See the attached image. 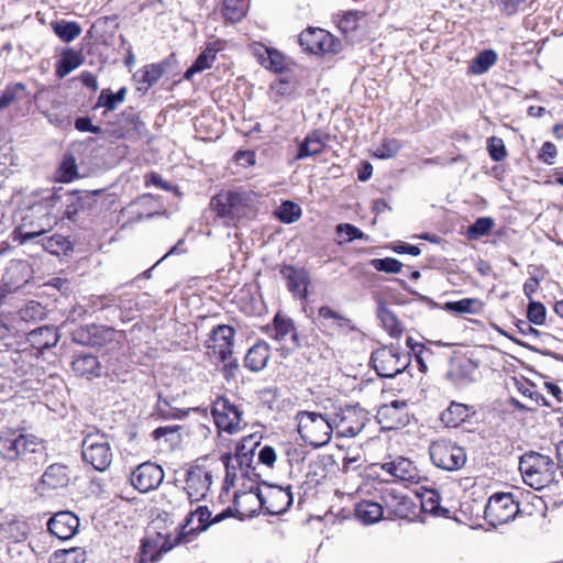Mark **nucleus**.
I'll return each mask as SVG.
<instances>
[{"mask_svg": "<svg viewBox=\"0 0 563 563\" xmlns=\"http://www.w3.org/2000/svg\"><path fill=\"white\" fill-rule=\"evenodd\" d=\"M547 310L541 302L530 301L527 309L528 320L537 325H541L545 322Z\"/></svg>", "mask_w": 563, "mask_h": 563, "instance_id": "nucleus-55", "label": "nucleus"}, {"mask_svg": "<svg viewBox=\"0 0 563 563\" xmlns=\"http://www.w3.org/2000/svg\"><path fill=\"white\" fill-rule=\"evenodd\" d=\"M368 421L367 411L358 405L341 408L332 417L333 432L338 437L354 438L366 426Z\"/></svg>", "mask_w": 563, "mask_h": 563, "instance_id": "nucleus-8", "label": "nucleus"}, {"mask_svg": "<svg viewBox=\"0 0 563 563\" xmlns=\"http://www.w3.org/2000/svg\"><path fill=\"white\" fill-rule=\"evenodd\" d=\"M67 468L60 464H53L42 475V484L48 489H56L68 484Z\"/></svg>", "mask_w": 563, "mask_h": 563, "instance_id": "nucleus-29", "label": "nucleus"}, {"mask_svg": "<svg viewBox=\"0 0 563 563\" xmlns=\"http://www.w3.org/2000/svg\"><path fill=\"white\" fill-rule=\"evenodd\" d=\"M376 419L382 429L385 430H397L406 427L410 420L407 401L393 400L379 406Z\"/></svg>", "mask_w": 563, "mask_h": 563, "instance_id": "nucleus-13", "label": "nucleus"}, {"mask_svg": "<svg viewBox=\"0 0 563 563\" xmlns=\"http://www.w3.org/2000/svg\"><path fill=\"white\" fill-rule=\"evenodd\" d=\"M529 0H498L499 11L506 16H512L525 10Z\"/></svg>", "mask_w": 563, "mask_h": 563, "instance_id": "nucleus-56", "label": "nucleus"}, {"mask_svg": "<svg viewBox=\"0 0 563 563\" xmlns=\"http://www.w3.org/2000/svg\"><path fill=\"white\" fill-rule=\"evenodd\" d=\"M163 468L152 462L140 464L131 475V484L141 493L156 489L164 479Z\"/></svg>", "mask_w": 563, "mask_h": 563, "instance_id": "nucleus-14", "label": "nucleus"}, {"mask_svg": "<svg viewBox=\"0 0 563 563\" xmlns=\"http://www.w3.org/2000/svg\"><path fill=\"white\" fill-rule=\"evenodd\" d=\"M20 317L26 322L41 320L45 317V308L40 302L30 301L24 308L20 310Z\"/></svg>", "mask_w": 563, "mask_h": 563, "instance_id": "nucleus-51", "label": "nucleus"}, {"mask_svg": "<svg viewBox=\"0 0 563 563\" xmlns=\"http://www.w3.org/2000/svg\"><path fill=\"white\" fill-rule=\"evenodd\" d=\"M41 243L44 250L52 254H59L60 252L65 251L69 245L67 239L59 234L44 238L41 240Z\"/></svg>", "mask_w": 563, "mask_h": 563, "instance_id": "nucleus-48", "label": "nucleus"}, {"mask_svg": "<svg viewBox=\"0 0 563 563\" xmlns=\"http://www.w3.org/2000/svg\"><path fill=\"white\" fill-rule=\"evenodd\" d=\"M145 186H155L166 191H170L173 189V185L165 181L159 174L150 173L145 176Z\"/></svg>", "mask_w": 563, "mask_h": 563, "instance_id": "nucleus-63", "label": "nucleus"}, {"mask_svg": "<svg viewBox=\"0 0 563 563\" xmlns=\"http://www.w3.org/2000/svg\"><path fill=\"white\" fill-rule=\"evenodd\" d=\"M377 302V317L382 322L383 328L394 338L401 335L404 328L396 314L386 306L383 299L378 298Z\"/></svg>", "mask_w": 563, "mask_h": 563, "instance_id": "nucleus-26", "label": "nucleus"}, {"mask_svg": "<svg viewBox=\"0 0 563 563\" xmlns=\"http://www.w3.org/2000/svg\"><path fill=\"white\" fill-rule=\"evenodd\" d=\"M235 329L228 324L214 327L205 343L208 354H217L220 362L225 363L232 356Z\"/></svg>", "mask_w": 563, "mask_h": 563, "instance_id": "nucleus-12", "label": "nucleus"}, {"mask_svg": "<svg viewBox=\"0 0 563 563\" xmlns=\"http://www.w3.org/2000/svg\"><path fill=\"white\" fill-rule=\"evenodd\" d=\"M183 534L172 539L169 534H163L157 532L155 536H151L147 531L146 537L142 540V552L144 555H148L151 561H157L163 554L169 552L176 544L181 540Z\"/></svg>", "mask_w": 563, "mask_h": 563, "instance_id": "nucleus-18", "label": "nucleus"}, {"mask_svg": "<svg viewBox=\"0 0 563 563\" xmlns=\"http://www.w3.org/2000/svg\"><path fill=\"white\" fill-rule=\"evenodd\" d=\"M55 34L64 42H71L81 33V27L76 22L58 21L53 23Z\"/></svg>", "mask_w": 563, "mask_h": 563, "instance_id": "nucleus-39", "label": "nucleus"}, {"mask_svg": "<svg viewBox=\"0 0 563 563\" xmlns=\"http://www.w3.org/2000/svg\"><path fill=\"white\" fill-rule=\"evenodd\" d=\"M497 62V53L493 49L481 52L470 65V71L476 75L485 74Z\"/></svg>", "mask_w": 563, "mask_h": 563, "instance_id": "nucleus-34", "label": "nucleus"}, {"mask_svg": "<svg viewBox=\"0 0 563 563\" xmlns=\"http://www.w3.org/2000/svg\"><path fill=\"white\" fill-rule=\"evenodd\" d=\"M258 461L262 464L272 467L276 461L275 450L269 445H265L264 448L261 449L258 453Z\"/></svg>", "mask_w": 563, "mask_h": 563, "instance_id": "nucleus-64", "label": "nucleus"}, {"mask_svg": "<svg viewBox=\"0 0 563 563\" xmlns=\"http://www.w3.org/2000/svg\"><path fill=\"white\" fill-rule=\"evenodd\" d=\"M210 208L230 225L254 214L253 195L247 191H221L211 198Z\"/></svg>", "mask_w": 563, "mask_h": 563, "instance_id": "nucleus-2", "label": "nucleus"}, {"mask_svg": "<svg viewBox=\"0 0 563 563\" xmlns=\"http://www.w3.org/2000/svg\"><path fill=\"white\" fill-rule=\"evenodd\" d=\"M247 8V0H223L221 12L227 21L238 22L246 14Z\"/></svg>", "mask_w": 563, "mask_h": 563, "instance_id": "nucleus-33", "label": "nucleus"}, {"mask_svg": "<svg viewBox=\"0 0 563 563\" xmlns=\"http://www.w3.org/2000/svg\"><path fill=\"white\" fill-rule=\"evenodd\" d=\"M271 357V347L264 342H257L246 353L244 357V365L252 372H260L266 365Z\"/></svg>", "mask_w": 563, "mask_h": 563, "instance_id": "nucleus-24", "label": "nucleus"}, {"mask_svg": "<svg viewBox=\"0 0 563 563\" xmlns=\"http://www.w3.org/2000/svg\"><path fill=\"white\" fill-rule=\"evenodd\" d=\"M86 552L81 548L57 550L49 556V563H84Z\"/></svg>", "mask_w": 563, "mask_h": 563, "instance_id": "nucleus-35", "label": "nucleus"}, {"mask_svg": "<svg viewBox=\"0 0 563 563\" xmlns=\"http://www.w3.org/2000/svg\"><path fill=\"white\" fill-rule=\"evenodd\" d=\"M77 177L76 159L71 154L64 155L58 169V180L69 183Z\"/></svg>", "mask_w": 563, "mask_h": 563, "instance_id": "nucleus-43", "label": "nucleus"}, {"mask_svg": "<svg viewBox=\"0 0 563 563\" xmlns=\"http://www.w3.org/2000/svg\"><path fill=\"white\" fill-rule=\"evenodd\" d=\"M73 369L77 375L91 379L92 377L100 376L101 364L95 355L82 354L73 361Z\"/></svg>", "mask_w": 563, "mask_h": 563, "instance_id": "nucleus-28", "label": "nucleus"}, {"mask_svg": "<svg viewBox=\"0 0 563 563\" xmlns=\"http://www.w3.org/2000/svg\"><path fill=\"white\" fill-rule=\"evenodd\" d=\"M274 334L272 336L278 342H283L287 335H290L295 330L294 321L280 313L275 314L273 319Z\"/></svg>", "mask_w": 563, "mask_h": 563, "instance_id": "nucleus-38", "label": "nucleus"}, {"mask_svg": "<svg viewBox=\"0 0 563 563\" xmlns=\"http://www.w3.org/2000/svg\"><path fill=\"white\" fill-rule=\"evenodd\" d=\"M44 233H45L44 229L38 230V231H27V230H25L24 225H20L13 231V240L18 241L20 244H25L26 242H29L35 238H38V236L43 235Z\"/></svg>", "mask_w": 563, "mask_h": 563, "instance_id": "nucleus-60", "label": "nucleus"}, {"mask_svg": "<svg viewBox=\"0 0 563 563\" xmlns=\"http://www.w3.org/2000/svg\"><path fill=\"white\" fill-rule=\"evenodd\" d=\"M82 459L96 471H106V435L89 433L82 441Z\"/></svg>", "mask_w": 563, "mask_h": 563, "instance_id": "nucleus-16", "label": "nucleus"}, {"mask_svg": "<svg viewBox=\"0 0 563 563\" xmlns=\"http://www.w3.org/2000/svg\"><path fill=\"white\" fill-rule=\"evenodd\" d=\"M369 362L377 375L393 378L410 365L411 355L398 345H384L372 353Z\"/></svg>", "mask_w": 563, "mask_h": 563, "instance_id": "nucleus-5", "label": "nucleus"}, {"mask_svg": "<svg viewBox=\"0 0 563 563\" xmlns=\"http://www.w3.org/2000/svg\"><path fill=\"white\" fill-rule=\"evenodd\" d=\"M401 144L396 139L385 140L375 151L374 155L378 158L387 159L397 155Z\"/></svg>", "mask_w": 563, "mask_h": 563, "instance_id": "nucleus-49", "label": "nucleus"}, {"mask_svg": "<svg viewBox=\"0 0 563 563\" xmlns=\"http://www.w3.org/2000/svg\"><path fill=\"white\" fill-rule=\"evenodd\" d=\"M279 273L287 283V289L301 300L308 297V287L310 285L309 273L302 267L292 265H283Z\"/></svg>", "mask_w": 563, "mask_h": 563, "instance_id": "nucleus-17", "label": "nucleus"}, {"mask_svg": "<svg viewBox=\"0 0 563 563\" xmlns=\"http://www.w3.org/2000/svg\"><path fill=\"white\" fill-rule=\"evenodd\" d=\"M519 470L523 482L540 490L552 482L555 464L548 455L530 452L520 457Z\"/></svg>", "mask_w": 563, "mask_h": 563, "instance_id": "nucleus-4", "label": "nucleus"}, {"mask_svg": "<svg viewBox=\"0 0 563 563\" xmlns=\"http://www.w3.org/2000/svg\"><path fill=\"white\" fill-rule=\"evenodd\" d=\"M300 46L311 54L338 53L341 43L328 31L320 27H309L299 35Z\"/></svg>", "mask_w": 563, "mask_h": 563, "instance_id": "nucleus-9", "label": "nucleus"}, {"mask_svg": "<svg viewBox=\"0 0 563 563\" xmlns=\"http://www.w3.org/2000/svg\"><path fill=\"white\" fill-rule=\"evenodd\" d=\"M295 420L300 438L313 448L328 444L333 434L332 417L320 412L301 410L298 411Z\"/></svg>", "mask_w": 563, "mask_h": 563, "instance_id": "nucleus-3", "label": "nucleus"}, {"mask_svg": "<svg viewBox=\"0 0 563 563\" xmlns=\"http://www.w3.org/2000/svg\"><path fill=\"white\" fill-rule=\"evenodd\" d=\"M144 129L143 122L134 112L123 113L115 123H108V135L117 139H134Z\"/></svg>", "mask_w": 563, "mask_h": 563, "instance_id": "nucleus-21", "label": "nucleus"}, {"mask_svg": "<svg viewBox=\"0 0 563 563\" xmlns=\"http://www.w3.org/2000/svg\"><path fill=\"white\" fill-rule=\"evenodd\" d=\"M57 328L53 325H43L27 333V342L33 349L43 351L55 346L59 341Z\"/></svg>", "mask_w": 563, "mask_h": 563, "instance_id": "nucleus-23", "label": "nucleus"}, {"mask_svg": "<svg viewBox=\"0 0 563 563\" xmlns=\"http://www.w3.org/2000/svg\"><path fill=\"white\" fill-rule=\"evenodd\" d=\"M211 413L220 431L233 434L241 430L243 412L238 406L231 404L228 398H217L213 402Z\"/></svg>", "mask_w": 563, "mask_h": 563, "instance_id": "nucleus-11", "label": "nucleus"}, {"mask_svg": "<svg viewBox=\"0 0 563 563\" xmlns=\"http://www.w3.org/2000/svg\"><path fill=\"white\" fill-rule=\"evenodd\" d=\"M24 89L25 86L21 82L8 86L0 96V110L9 108L15 100L20 98L19 93Z\"/></svg>", "mask_w": 563, "mask_h": 563, "instance_id": "nucleus-52", "label": "nucleus"}, {"mask_svg": "<svg viewBox=\"0 0 563 563\" xmlns=\"http://www.w3.org/2000/svg\"><path fill=\"white\" fill-rule=\"evenodd\" d=\"M164 74V67L161 64H150L142 70V82H145L147 87L156 84Z\"/></svg>", "mask_w": 563, "mask_h": 563, "instance_id": "nucleus-54", "label": "nucleus"}, {"mask_svg": "<svg viewBox=\"0 0 563 563\" xmlns=\"http://www.w3.org/2000/svg\"><path fill=\"white\" fill-rule=\"evenodd\" d=\"M421 508L424 512H429L434 516L446 517L450 512L440 505V494L435 490H428L421 496Z\"/></svg>", "mask_w": 563, "mask_h": 563, "instance_id": "nucleus-37", "label": "nucleus"}, {"mask_svg": "<svg viewBox=\"0 0 563 563\" xmlns=\"http://www.w3.org/2000/svg\"><path fill=\"white\" fill-rule=\"evenodd\" d=\"M556 154V146L552 142H544L539 153V159L548 165H552Z\"/></svg>", "mask_w": 563, "mask_h": 563, "instance_id": "nucleus-62", "label": "nucleus"}, {"mask_svg": "<svg viewBox=\"0 0 563 563\" xmlns=\"http://www.w3.org/2000/svg\"><path fill=\"white\" fill-rule=\"evenodd\" d=\"M277 218L284 223H292L301 217V208L292 201H284L278 210Z\"/></svg>", "mask_w": 563, "mask_h": 563, "instance_id": "nucleus-42", "label": "nucleus"}, {"mask_svg": "<svg viewBox=\"0 0 563 563\" xmlns=\"http://www.w3.org/2000/svg\"><path fill=\"white\" fill-rule=\"evenodd\" d=\"M44 441L21 428H5L0 431V455L8 461L25 460L29 456L43 459Z\"/></svg>", "mask_w": 563, "mask_h": 563, "instance_id": "nucleus-1", "label": "nucleus"}, {"mask_svg": "<svg viewBox=\"0 0 563 563\" xmlns=\"http://www.w3.org/2000/svg\"><path fill=\"white\" fill-rule=\"evenodd\" d=\"M339 234H345L346 241L361 240L365 238V234L355 225L350 223H341L336 227Z\"/></svg>", "mask_w": 563, "mask_h": 563, "instance_id": "nucleus-61", "label": "nucleus"}, {"mask_svg": "<svg viewBox=\"0 0 563 563\" xmlns=\"http://www.w3.org/2000/svg\"><path fill=\"white\" fill-rule=\"evenodd\" d=\"M443 309L449 312L463 313H479L483 309V302L477 298H463L457 301H448L444 303Z\"/></svg>", "mask_w": 563, "mask_h": 563, "instance_id": "nucleus-32", "label": "nucleus"}, {"mask_svg": "<svg viewBox=\"0 0 563 563\" xmlns=\"http://www.w3.org/2000/svg\"><path fill=\"white\" fill-rule=\"evenodd\" d=\"M363 16L357 11L345 12L338 22L339 30L347 37L358 27V21Z\"/></svg>", "mask_w": 563, "mask_h": 563, "instance_id": "nucleus-44", "label": "nucleus"}, {"mask_svg": "<svg viewBox=\"0 0 563 563\" xmlns=\"http://www.w3.org/2000/svg\"><path fill=\"white\" fill-rule=\"evenodd\" d=\"M210 517L211 512L208 507L199 506L195 511L189 514L184 529L190 526L194 520L197 519L198 525L196 527H191L188 532L205 531L210 526Z\"/></svg>", "mask_w": 563, "mask_h": 563, "instance_id": "nucleus-40", "label": "nucleus"}, {"mask_svg": "<svg viewBox=\"0 0 563 563\" xmlns=\"http://www.w3.org/2000/svg\"><path fill=\"white\" fill-rule=\"evenodd\" d=\"M519 512V504L510 493H497L489 497L485 511V520L493 527H498L514 520Z\"/></svg>", "mask_w": 563, "mask_h": 563, "instance_id": "nucleus-7", "label": "nucleus"}, {"mask_svg": "<svg viewBox=\"0 0 563 563\" xmlns=\"http://www.w3.org/2000/svg\"><path fill=\"white\" fill-rule=\"evenodd\" d=\"M495 222L490 217L478 218L473 224L467 228V236L471 240H476L487 235L493 229Z\"/></svg>", "mask_w": 563, "mask_h": 563, "instance_id": "nucleus-41", "label": "nucleus"}, {"mask_svg": "<svg viewBox=\"0 0 563 563\" xmlns=\"http://www.w3.org/2000/svg\"><path fill=\"white\" fill-rule=\"evenodd\" d=\"M487 150L490 158L495 162H500L507 156L504 141L500 137L490 136L487 140Z\"/></svg>", "mask_w": 563, "mask_h": 563, "instance_id": "nucleus-53", "label": "nucleus"}, {"mask_svg": "<svg viewBox=\"0 0 563 563\" xmlns=\"http://www.w3.org/2000/svg\"><path fill=\"white\" fill-rule=\"evenodd\" d=\"M383 515L384 506L372 500H362L355 506V517L364 525L378 522Z\"/></svg>", "mask_w": 563, "mask_h": 563, "instance_id": "nucleus-27", "label": "nucleus"}, {"mask_svg": "<svg viewBox=\"0 0 563 563\" xmlns=\"http://www.w3.org/2000/svg\"><path fill=\"white\" fill-rule=\"evenodd\" d=\"M256 498L261 509L267 515H280L292 504L290 487L283 488L276 485H267L264 490L256 489Z\"/></svg>", "mask_w": 563, "mask_h": 563, "instance_id": "nucleus-10", "label": "nucleus"}, {"mask_svg": "<svg viewBox=\"0 0 563 563\" xmlns=\"http://www.w3.org/2000/svg\"><path fill=\"white\" fill-rule=\"evenodd\" d=\"M369 264L376 271L388 274H397L402 268V263L393 257L373 258Z\"/></svg>", "mask_w": 563, "mask_h": 563, "instance_id": "nucleus-46", "label": "nucleus"}, {"mask_svg": "<svg viewBox=\"0 0 563 563\" xmlns=\"http://www.w3.org/2000/svg\"><path fill=\"white\" fill-rule=\"evenodd\" d=\"M473 413L472 407L462 402L452 401L449 407L443 410L440 419L445 427L456 428Z\"/></svg>", "mask_w": 563, "mask_h": 563, "instance_id": "nucleus-25", "label": "nucleus"}, {"mask_svg": "<svg viewBox=\"0 0 563 563\" xmlns=\"http://www.w3.org/2000/svg\"><path fill=\"white\" fill-rule=\"evenodd\" d=\"M65 211L64 217L74 221L76 219V216L81 208L80 199L71 192L65 194Z\"/></svg>", "mask_w": 563, "mask_h": 563, "instance_id": "nucleus-58", "label": "nucleus"}, {"mask_svg": "<svg viewBox=\"0 0 563 563\" xmlns=\"http://www.w3.org/2000/svg\"><path fill=\"white\" fill-rule=\"evenodd\" d=\"M147 200V197H142L137 201H134L130 203L125 209L122 210L123 213L131 214L133 217V220H143V219H150L153 217V213H144L141 211V207L144 205V202Z\"/></svg>", "mask_w": 563, "mask_h": 563, "instance_id": "nucleus-59", "label": "nucleus"}, {"mask_svg": "<svg viewBox=\"0 0 563 563\" xmlns=\"http://www.w3.org/2000/svg\"><path fill=\"white\" fill-rule=\"evenodd\" d=\"M318 316L324 320L331 319L334 321L338 328H350L352 320L350 318H346L339 312L334 311L329 306H322L318 310Z\"/></svg>", "mask_w": 563, "mask_h": 563, "instance_id": "nucleus-50", "label": "nucleus"}, {"mask_svg": "<svg viewBox=\"0 0 563 563\" xmlns=\"http://www.w3.org/2000/svg\"><path fill=\"white\" fill-rule=\"evenodd\" d=\"M382 499L389 517L402 519L413 514V504L410 498L397 495L394 489H386Z\"/></svg>", "mask_w": 563, "mask_h": 563, "instance_id": "nucleus-22", "label": "nucleus"}, {"mask_svg": "<svg viewBox=\"0 0 563 563\" xmlns=\"http://www.w3.org/2000/svg\"><path fill=\"white\" fill-rule=\"evenodd\" d=\"M430 459L437 467L453 472L466 463V453L462 446L445 439L433 441L429 446Z\"/></svg>", "mask_w": 563, "mask_h": 563, "instance_id": "nucleus-6", "label": "nucleus"}, {"mask_svg": "<svg viewBox=\"0 0 563 563\" xmlns=\"http://www.w3.org/2000/svg\"><path fill=\"white\" fill-rule=\"evenodd\" d=\"M217 49L207 46L196 58L194 64L185 71L184 78L190 80L197 73L203 71L212 66L216 59Z\"/></svg>", "mask_w": 563, "mask_h": 563, "instance_id": "nucleus-31", "label": "nucleus"}, {"mask_svg": "<svg viewBox=\"0 0 563 563\" xmlns=\"http://www.w3.org/2000/svg\"><path fill=\"white\" fill-rule=\"evenodd\" d=\"M79 528V518L71 511L56 512L47 522L48 531L59 540H69Z\"/></svg>", "mask_w": 563, "mask_h": 563, "instance_id": "nucleus-19", "label": "nucleus"}, {"mask_svg": "<svg viewBox=\"0 0 563 563\" xmlns=\"http://www.w3.org/2000/svg\"><path fill=\"white\" fill-rule=\"evenodd\" d=\"M211 485V474L201 466H192L187 471L185 490L188 503L192 504L206 497Z\"/></svg>", "mask_w": 563, "mask_h": 563, "instance_id": "nucleus-15", "label": "nucleus"}, {"mask_svg": "<svg viewBox=\"0 0 563 563\" xmlns=\"http://www.w3.org/2000/svg\"><path fill=\"white\" fill-rule=\"evenodd\" d=\"M164 499L169 505L170 510H176L186 505L188 501L185 490L178 486H173L164 493Z\"/></svg>", "mask_w": 563, "mask_h": 563, "instance_id": "nucleus-45", "label": "nucleus"}, {"mask_svg": "<svg viewBox=\"0 0 563 563\" xmlns=\"http://www.w3.org/2000/svg\"><path fill=\"white\" fill-rule=\"evenodd\" d=\"M36 108L45 115H48L51 108H56L57 102L53 99V93L46 89H40L34 96Z\"/></svg>", "mask_w": 563, "mask_h": 563, "instance_id": "nucleus-47", "label": "nucleus"}, {"mask_svg": "<svg viewBox=\"0 0 563 563\" xmlns=\"http://www.w3.org/2000/svg\"><path fill=\"white\" fill-rule=\"evenodd\" d=\"M262 65L274 71H280L284 68V57L275 49L266 48V57H262Z\"/></svg>", "mask_w": 563, "mask_h": 563, "instance_id": "nucleus-57", "label": "nucleus"}, {"mask_svg": "<svg viewBox=\"0 0 563 563\" xmlns=\"http://www.w3.org/2000/svg\"><path fill=\"white\" fill-rule=\"evenodd\" d=\"M380 468L401 482L417 484L421 479L417 466L409 459L404 456H398L389 462L383 463Z\"/></svg>", "mask_w": 563, "mask_h": 563, "instance_id": "nucleus-20", "label": "nucleus"}, {"mask_svg": "<svg viewBox=\"0 0 563 563\" xmlns=\"http://www.w3.org/2000/svg\"><path fill=\"white\" fill-rule=\"evenodd\" d=\"M81 64V57L77 52L66 51L63 53L56 67V75L59 78L66 77L69 73L78 68Z\"/></svg>", "mask_w": 563, "mask_h": 563, "instance_id": "nucleus-36", "label": "nucleus"}, {"mask_svg": "<svg viewBox=\"0 0 563 563\" xmlns=\"http://www.w3.org/2000/svg\"><path fill=\"white\" fill-rule=\"evenodd\" d=\"M324 148V142L318 131L310 132L300 143L296 159H303L309 156L321 153Z\"/></svg>", "mask_w": 563, "mask_h": 563, "instance_id": "nucleus-30", "label": "nucleus"}]
</instances>
